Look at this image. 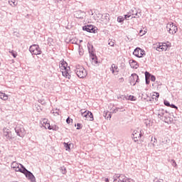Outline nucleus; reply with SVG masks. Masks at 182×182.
Wrapping results in <instances>:
<instances>
[{"label": "nucleus", "instance_id": "obj_1", "mask_svg": "<svg viewBox=\"0 0 182 182\" xmlns=\"http://www.w3.org/2000/svg\"><path fill=\"white\" fill-rule=\"evenodd\" d=\"M60 69L64 77L66 79H70V77H72V75H70V67L68 66V63L65 61H60Z\"/></svg>", "mask_w": 182, "mask_h": 182}, {"label": "nucleus", "instance_id": "obj_2", "mask_svg": "<svg viewBox=\"0 0 182 182\" xmlns=\"http://www.w3.org/2000/svg\"><path fill=\"white\" fill-rule=\"evenodd\" d=\"M76 75L78 76V77H80V79H83V77H86V76H87V71H86V69H85L83 66L77 65Z\"/></svg>", "mask_w": 182, "mask_h": 182}, {"label": "nucleus", "instance_id": "obj_3", "mask_svg": "<svg viewBox=\"0 0 182 182\" xmlns=\"http://www.w3.org/2000/svg\"><path fill=\"white\" fill-rule=\"evenodd\" d=\"M81 116L89 122H93V114L90 111H86L83 109H80Z\"/></svg>", "mask_w": 182, "mask_h": 182}, {"label": "nucleus", "instance_id": "obj_4", "mask_svg": "<svg viewBox=\"0 0 182 182\" xmlns=\"http://www.w3.org/2000/svg\"><path fill=\"white\" fill-rule=\"evenodd\" d=\"M11 168H13V170H14V171H19L20 173L25 171V167H23V165H22L16 161H14L11 164Z\"/></svg>", "mask_w": 182, "mask_h": 182}, {"label": "nucleus", "instance_id": "obj_5", "mask_svg": "<svg viewBox=\"0 0 182 182\" xmlns=\"http://www.w3.org/2000/svg\"><path fill=\"white\" fill-rule=\"evenodd\" d=\"M41 124L45 129H48V130H58V127L56 126H50L49 120H48L46 118L42 119Z\"/></svg>", "mask_w": 182, "mask_h": 182}, {"label": "nucleus", "instance_id": "obj_6", "mask_svg": "<svg viewBox=\"0 0 182 182\" xmlns=\"http://www.w3.org/2000/svg\"><path fill=\"white\" fill-rule=\"evenodd\" d=\"M166 29L171 35H174V33H176L177 31H178L177 26L174 25L173 22H169L166 25Z\"/></svg>", "mask_w": 182, "mask_h": 182}, {"label": "nucleus", "instance_id": "obj_7", "mask_svg": "<svg viewBox=\"0 0 182 182\" xmlns=\"http://www.w3.org/2000/svg\"><path fill=\"white\" fill-rule=\"evenodd\" d=\"M29 50L32 55H41L42 53V50H41V47L36 44H33L30 46Z\"/></svg>", "mask_w": 182, "mask_h": 182}, {"label": "nucleus", "instance_id": "obj_8", "mask_svg": "<svg viewBox=\"0 0 182 182\" xmlns=\"http://www.w3.org/2000/svg\"><path fill=\"white\" fill-rule=\"evenodd\" d=\"M169 48L170 45L166 43H159L156 47V50H158V52H164L169 49Z\"/></svg>", "mask_w": 182, "mask_h": 182}, {"label": "nucleus", "instance_id": "obj_9", "mask_svg": "<svg viewBox=\"0 0 182 182\" xmlns=\"http://www.w3.org/2000/svg\"><path fill=\"white\" fill-rule=\"evenodd\" d=\"M132 138L134 141H139L141 139V129H137L133 132Z\"/></svg>", "mask_w": 182, "mask_h": 182}, {"label": "nucleus", "instance_id": "obj_10", "mask_svg": "<svg viewBox=\"0 0 182 182\" xmlns=\"http://www.w3.org/2000/svg\"><path fill=\"white\" fill-rule=\"evenodd\" d=\"M133 55H134V56H136V58H143V56L146 55V52L144 51V50H142L140 48H136L134 50Z\"/></svg>", "mask_w": 182, "mask_h": 182}, {"label": "nucleus", "instance_id": "obj_11", "mask_svg": "<svg viewBox=\"0 0 182 182\" xmlns=\"http://www.w3.org/2000/svg\"><path fill=\"white\" fill-rule=\"evenodd\" d=\"M23 174H25L26 177L28 178V180H31V181H35L36 178L35 176L31 171L26 170V168H24V171H22Z\"/></svg>", "mask_w": 182, "mask_h": 182}, {"label": "nucleus", "instance_id": "obj_12", "mask_svg": "<svg viewBox=\"0 0 182 182\" xmlns=\"http://www.w3.org/2000/svg\"><path fill=\"white\" fill-rule=\"evenodd\" d=\"M129 80H130L131 85L134 86V85H136V83H137V82H139V75H137V74H136V73L132 74L130 76Z\"/></svg>", "mask_w": 182, "mask_h": 182}, {"label": "nucleus", "instance_id": "obj_13", "mask_svg": "<svg viewBox=\"0 0 182 182\" xmlns=\"http://www.w3.org/2000/svg\"><path fill=\"white\" fill-rule=\"evenodd\" d=\"M82 29L90 33H96V28L92 25L85 26L82 27Z\"/></svg>", "mask_w": 182, "mask_h": 182}, {"label": "nucleus", "instance_id": "obj_14", "mask_svg": "<svg viewBox=\"0 0 182 182\" xmlns=\"http://www.w3.org/2000/svg\"><path fill=\"white\" fill-rule=\"evenodd\" d=\"M16 132L19 137H23V136H25V129H23L21 126L16 127Z\"/></svg>", "mask_w": 182, "mask_h": 182}, {"label": "nucleus", "instance_id": "obj_15", "mask_svg": "<svg viewBox=\"0 0 182 182\" xmlns=\"http://www.w3.org/2000/svg\"><path fill=\"white\" fill-rule=\"evenodd\" d=\"M119 182H134L132 178H127L124 175H120L118 178Z\"/></svg>", "mask_w": 182, "mask_h": 182}, {"label": "nucleus", "instance_id": "obj_16", "mask_svg": "<svg viewBox=\"0 0 182 182\" xmlns=\"http://www.w3.org/2000/svg\"><path fill=\"white\" fill-rule=\"evenodd\" d=\"M110 70L113 75H117V73H119V67L116 64H112L111 65Z\"/></svg>", "mask_w": 182, "mask_h": 182}, {"label": "nucleus", "instance_id": "obj_17", "mask_svg": "<svg viewBox=\"0 0 182 182\" xmlns=\"http://www.w3.org/2000/svg\"><path fill=\"white\" fill-rule=\"evenodd\" d=\"M129 65L131 68H132V69H137V68H139V64L137 63V61L134 60H130Z\"/></svg>", "mask_w": 182, "mask_h": 182}, {"label": "nucleus", "instance_id": "obj_18", "mask_svg": "<svg viewBox=\"0 0 182 182\" xmlns=\"http://www.w3.org/2000/svg\"><path fill=\"white\" fill-rule=\"evenodd\" d=\"M134 10H132V11H130L129 13H128V14L124 16V19H126L127 21V18H136V16H134V15H137V13H133Z\"/></svg>", "mask_w": 182, "mask_h": 182}, {"label": "nucleus", "instance_id": "obj_19", "mask_svg": "<svg viewBox=\"0 0 182 182\" xmlns=\"http://www.w3.org/2000/svg\"><path fill=\"white\" fill-rule=\"evenodd\" d=\"M145 75H146V79H147V77H150L151 82H156V77L154 75H150V73L147 72L145 73Z\"/></svg>", "mask_w": 182, "mask_h": 182}, {"label": "nucleus", "instance_id": "obj_20", "mask_svg": "<svg viewBox=\"0 0 182 182\" xmlns=\"http://www.w3.org/2000/svg\"><path fill=\"white\" fill-rule=\"evenodd\" d=\"M151 98L153 99V100H157V99H159V97H160V94H159V92H153L151 94Z\"/></svg>", "mask_w": 182, "mask_h": 182}, {"label": "nucleus", "instance_id": "obj_21", "mask_svg": "<svg viewBox=\"0 0 182 182\" xmlns=\"http://www.w3.org/2000/svg\"><path fill=\"white\" fill-rule=\"evenodd\" d=\"M0 99H1V100H6L8 99V95L3 92H0Z\"/></svg>", "mask_w": 182, "mask_h": 182}, {"label": "nucleus", "instance_id": "obj_22", "mask_svg": "<svg viewBox=\"0 0 182 182\" xmlns=\"http://www.w3.org/2000/svg\"><path fill=\"white\" fill-rule=\"evenodd\" d=\"M4 136H5L6 139H9L11 137V132L8 131V129H4Z\"/></svg>", "mask_w": 182, "mask_h": 182}, {"label": "nucleus", "instance_id": "obj_23", "mask_svg": "<svg viewBox=\"0 0 182 182\" xmlns=\"http://www.w3.org/2000/svg\"><path fill=\"white\" fill-rule=\"evenodd\" d=\"M9 4H10V5L11 6H16V5H18V1L17 0H9Z\"/></svg>", "mask_w": 182, "mask_h": 182}, {"label": "nucleus", "instance_id": "obj_24", "mask_svg": "<svg viewBox=\"0 0 182 182\" xmlns=\"http://www.w3.org/2000/svg\"><path fill=\"white\" fill-rule=\"evenodd\" d=\"M63 144H64V147H65V150L67 151H70V144H68L66 142H64Z\"/></svg>", "mask_w": 182, "mask_h": 182}, {"label": "nucleus", "instance_id": "obj_25", "mask_svg": "<svg viewBox=\"0 0 182 182\" xmlns=\"http://www.w3.org/2000/svg\"><path fill=\"white\" fill-rule=\"evenodd\" d=\"M128 100H131L132 102H134L136 100V97H134V95H129Z\"/></svg>", "mask_w": 182, "mask_h": 182}, {"label": "nucleus", "instance_id": "obj_26", "mask_svg": "<svg viewBox=\"0 0 182 182\" xmlns=\"http://www.w3.org/2000/svg\"><path fill=\"white\" fill-rule=\"evenodd\" d=\"M117 21H118V22H123V21H124V18H123V16H118V18H117Z\"/></svg>", "mask_w": 182, "mask_h": 182}, {"label": "nucleus", "instance_id": "obj_27", "mask_svg": "<svg viewBox=\"0 0 182 182\" xmlns=\"http://www.w3.org/2000/svg\"><path fill=\"white\" fill-rule=\"evenodd\" d=\"M146 32H147V31H146V30H144V31L140 30V31H139V35H140L141 36H143V35H146Z\"/></svg>", "mask_w": 182, "mask_h": 182}, {"label": "nucleus", "instance_id": "obj_28", "mask_svg": "<svg viewBox=\"0 0 182 182\" xmlns=\"http://www.w3.org/2000/svg\"><path fill=\"white\" fill-rule=\"evenodd\" d=\"M66 122L68 123V124H70V123H73V119H70V117H68L66 119Z\"/></svg>", "mask_w": 182, "mask_h": 182}, {"label": "nucleus", "instance_id": "obj_29", "mask_svg": "<svg viewBox=\"0 0 182 182\" xmlns=\"http://www.w3.org/2000/svg\"><path fill=\"white\" fill-rule=\"evenodd\" d=\"M108 45H109V46H114V41L109 40Z\"/></svg>", "mask_w": 182, "mask_h": 182}, {"label": "nucleus", "instance_id": "obj_30", "mask_svg": "<svg viewBox=\"0 0 182 182\" xmlns=\"http://www.w3.org/2000/svg\"><path fill=\"white\" fill-rule=\"evenodd\" d=\"M10 53H11L12 56L14 58H16V56H18V54H16V53H14V50H12L11 52H10Z\"/></svg>", "mask_w": 182, "mask_h": 182}, {"label": "nucleus", "instance_id": "obj_31", "mask_svg": "<svg viewBox=\"0 0 182 182\" xmlns=\"http://www.w3.org/2000/svg\"><path fill=\"white\" fill-rule=\"evenodd\" d=\"M164 105H165V106H167L168 107H170V106H171L170 102H168V101H164Z\"/></svg>", "mask_w": 182, "mask_h": 182}, {"label": "nucleus", "instance_id": "obj_32", "mask_svg": "<svg viewBox=\"0 0 182 182\" xmlns=\"http://www.w3.org/2000/svg\"><path fill=\"white\" fill-rule=\"evenodd\" d=\"M169 107H171L172 109H178V107H177V106L174 105H171Z\"/></svg>", "mask_w": 182, "mask_h": 182}, {"label": "nucleus", "instance_id": "obj_33", "mask_svg": "<svg viewBox=\"0 0 182 182\" xmlns=\"http://www.w3.org/2000/svg\"><path fill=\"white\" fill-rule=\"evenodd\" d=\"M77 129L79 130V129H82V124H77Z\"/></svg>", "mask_w": 182, "mask_h": 182}, {"label": "nucleus", "instance_id": "obj_34", "mask_svg": "<svg viewBox=\"0 0 182 182\" xmlns=\"http://www.w3.org/2000/svg\"><path fill=\"white\" fill-rule=\"evenodd\" d=\"M119 83H122V82H124V77L119 78Z\"/></svg>", "mask_w": 182, "mask_h": 182}, {"label": "nucleus", "instance_id": "obj_35", "mask_svg": "<svg viewBox=\"0 0 182 182\" xmlns=\"http://www.w3.org/2000/svg\"><path fill=\"white\" fill-rule=\"evenodd\" d=\"M172 161H173V167H177V164L176 163V161L172 160Z\"/></svg>", "mask_w": 182, "mask_h": 182}, {"label": "nucleus", "instance_id": "obj_36", "mask_svg": "<svg viewBox=\"0 0 182 182\" xmlns=\"http://www.w3.org/2000/svg\"><path fill=\"white\" fill-rule=\"evenodd\" d=\"M91 58L92 59V60H95V62H96V57H95V55L91 56Z\"/></svg>", "mask_w": 182, "mask_h": 182}, {"label": "nucleus", "instance_id": "obj_37", "mask_svg": "<svg viewBox=\"0 0 182 182\" xmlns=\"http://www.w3.org/2000/svg\"><path fill=\"white\" fill-rule=\"evenodd\" d=\"M119 109H116L114 110V112L116 113V112H118Z\"/></svg>", "mask_w": 182, "mask_h": 182}, {"label": "nucleus", "instance_id": "obj_38", "mask_svg": "<svg viewBox=\"0 0 182 182\" xmlns=\"http://www.w3.org/2000/svg\"><path fill=\"white\" fill-rule=\"evenodd\" d=\"M105 181H106V182H108V181H109V178H105Z\"/></svg>", "mask_w": 182, "mask_h": 182}]
</instances>
